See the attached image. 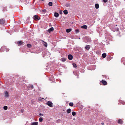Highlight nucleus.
<instances>
[{
  "mask_svg": "<svg viewBox=\"0 0 125 125\" xmlns=\"http://www.w3.org/2000/svg\"><path fill=\"white\" fill-rule=\"evenodd\" d=\"M46 104L50 107H53L52 105L53 103L50 101H47L46 103Z\"/></svg>",
  "mask_w": 125,
  "mask_h": 125,
  "instance_id": "f257e3e1",
  "label": "nucleus"
},
{
  "mask_svg": "<svg viewBox=\"0 0 125 125\" xmlns=\"http://www.w3.org/2000/svg\"><path fill=\"white\" fill-rule=\"evenodd\" d=\"M33 18L35 20H38L40 19V18L38 17V16L36 15H34L33 16Z\"/></svg>",
  "mask_w": 125,
  "mask_h": 125,
  "instance_id": "f03ea898",
  "label": "nucleus"
},
{
  "mask_svg": "<svg viewBox=\"0 0 125 125\" xmlns=\"http://www.w3.org/2000/svg\"><path fill=\"white\" fill-rule=\"evenodd\" d=\"M103 85H106L107 84V82L103 80H102L101 81Z\"/></svg>",
  "mask_w": 125,
  "mask_h": 125,
  "instance_id": "7ed1b4c3",
  "label": "nucleus"
},
{
  "mask_svg": "<svg viewBox=\"0 0 125 125\" xmlns=\"http://www.w3.org/2000/svg\"><path fill=\"white\" fill-rule=\"evenodd\" d=\"M54 29L52 27L49 29L48 30V32L50 33L51 32H52L53 31Z\"/></svg>",
  "mask_w": 125,
  "mask_h": 125,
  "instance_id": "20e7f679",
  "label": "nucleus"
},
{
  "mask_svg": "<svg viewBox=\"0 0 125 125\" xmlns=\"http://www.w3.org/2000/svg\"><path fill=\"white\" fill-rule=\"evenodd\" d=\"M5 21L3 19H1L0 20V24H3L5 23Z\"/></svg>",
  "mask_w": 125,
  "mask_h": 125,
  "instance_id": "39448f33",
  "label": "nucleus"
},
{
  "mask_svg": "<svg viewBox=\"0 0 125 125\" xmlns=\"http://www.w3.org/2000/svg\"><path fill=\"white\" fill-rule=\"evenodd\" d=\"M68 58L70 60H72L73 58V56L71 54H69L68 56Z\"/></svg>",
  "mask_w": 125,
  "mask_h": 125,
  "instance_id": "423d86ee",
  "label": "nucleus"
},
{
  "mask_svg": "<svg viewBox=\"0 0 125 125\" xmlns=\"http://www.w3.org/2000/svg\"><path fill=\"white\" fill-rule=\"evenodd\" d=\"M9 96L8 93L7 91H6L5 92V97L7 98L9 97Z\"/></svg>",
  "mask_w": 125,
  "mask_h": 125,
  "instance_id": "0eeeda50",
  "label": "nucleus"
},
{
  "mask_svg": "<svg viewBox=\"0 0 125 125\" xmlns=\"http://www.w3.org/2000/svg\"><path fill=\"white\" fill-rule=\"evenodd\" d=\"M121 62H122L123 64L125 65V58L123 57L122 58Z\"/></svg>",
  "mask_w": 125,
  "mask_h": 125,
  "instance_id": "6e6552de",
  "label": "nucleus"
},
{
  "mask_svg": "<svg viewBox=\"0 0 125 125\" xmlns=\"http://www.w3.org/2000/svg\"><path fill=\"white\" fill-rule=\"evenodd\" d=\"M81 27L82 28L86 29L87 28V26L86 25H85L82 26Z\"/></svg>",
  "mask_w": 125,
  "mask_h": 125,
  "instance_id": "1a4fd4ad",
  "label": "nucleus"
},
{
  "mask_svg": "<svg viewBox=\"0 0 125 125\" xmlns=\"http://www.w3.org/2000/svg\"><path fill=\"white\" fill-rule=\"evenodd\" d=\"M38 123L37 122H35L32 123L31 125H38Z\"/></svg>",
  "mask_w": 125,
  "mask_h": 125,
  "instance_id": "9d476101",
  "label": "nucleus"
},
{
  "mask_svg": "<svg viewBox=\"0 0 125 125\" xmlns=\"http://www.w3.org/2000/svg\"><path fill=\"white\" fill-rule=\"evenodd\" d=\"M90 48V46L89 45H87L85 47V49L88 50Z\"/></svg>",
  "mask_w": 125,
  "mask_h": 125,
  "instance_id": "9b49d317",
  "label": "nucleus"
},
{
  "mask_svg": "<svg viewBox=\"0 0 125 125\" xmlns=\"http://www.w3.org/2000/svg\"><path fill=\"white\" fill-rule=\"evenodd\" d=\"M54 16L56 17H58L59 16V14L58 13L55 12L54 13Z\"/></svg>",
  "mask_w": 125,
  "mask_h": 125,
  "instance_id": "f8f14e48",
  "label": "nucleus"
},
{
  "mask_svg": "<svg viewBox=\"0 0 125 125\" xmlns=\"http://www.w3.org/2000/svg\"><path fill=\"white\" fill-rule=\"evenodd\" d=\"M102 56L103 58H105L106 57V55L105 53H104L102 54Z\"/></svg>",
  "mask_w": 125,
  "mask_h": 125,
  "instance_id": "ddd939ff",
  "label": "nucleus"
},
{
  "mask_svg": "<svg viewBox=\"0 0 125 125\" xmlns=\"http://www.w3.org/2000/svg\"><path fill=\"white\" fill-rule=\"evenodd\" d=\"M118 123L120 124H122V119H119L118 120Z\"/></svg>",
  "mask_w": 125,
  "mask_h": 125,
  "instance_id": "4468645a",
  "label": "nucleus"
},
{
  "mask_svg": "<svg viewBox=\"0 0 125 125\" xmlns=\"http://www.w3.org/2000/svg\"><path fill=\"white\" fill-rule=\"evenodd\" d=\"M95 7L96 9H98L99 8V5L98 3L96 4H95Z\"/></svg>",
  "mask_w": 125,
  "mask_h": 125,
  "instance_id": "2eb2a0df",
  "label": "nucleus"
},
{
  "mask_svg": "<svg viewBox=\"0 0 125 125\" xmlns=\"http://www.w3.org/2000/svg\"><path fill=\"white\" fill-rule=\"evenodd\" d=\"M72 29H67L66 30V32L67 33H69L71 32Z\"/></svg>",
  "mask_w": 125,
  "mask_h": 125,
  "instance_id": "dca6fc26",
  "label": "nucleus"
},
{
  "mask_svg": "<svg viewBox=\"0 0 125 125\" xmlns=\"http://www.w3.org/2000/svg\"><path fill=\"white\" fill-rule=\"evenodd\" d=\"M63 12L64 14L66 15L68 13V11L67 10H65L63 11Z\"/></svg>",
  "mask_w": 125,
  "mask_h": 125,
  "instance_id": "f3484780",
  "label": "nucleus"
},
{
  "mask_svg": "<svg viewBox=\"0 0 125 125\" xmlns=\"http://www.w3.org/2000/svg\"><path fill=\"white\" fill-rule=\"evenodd\" d=\"M5 50V49L3 47H1V48L0 49V52H3Z\"/></svg>",
  "mask_w": 125,
  "mask_h": 125,
  "instance_id": "a211bd4d",
  "label": "nucleus"
},
{
  "mask_svg": "<svg viewBox=\"0 0 125 125\" xmlns=\"http://www.w3.org/2000/svg\"><path fill=\"white\" fill-rule=\"evenodd\" d=\"M19 45H21L22 44V42L21 41H19L18 43Z\"/></svg>",
  "mask_w": 125,
  "mask_h": 125,
  "instance_id": "6ab92c4d",
  "label": "nucleus"
},
{
  "mask_svg": "<svg viewBox=\"0 0 125 125\" xmlns=\"http://www.w3.org/2000/svg\"><path fill=\"white\" fill-rule=\"evenodd\" d=\"M27 47L29 48H31L32 47L31 45L30 44H28L27 45Z\"/></svg>",
  "mask_w": 125,
  "mask_h": 125,
  "instance_id": "aec40b11",
  "label": "nucleus"
},
{
  "mask_svg": "<svg viewBox=\"0 0 125 125\" xmlns=\"http://www.w3.org/2000/svg\"><path fill=\"white\" fill-rule=\"evenodd\" d=\"M76 112L74 111L72 112V115L73 116H75L76 115Z\"/></svg>",
  "mask_w": 125,
  "mask_h": 125,
  "instance_id": "412c9836",
  "label": "nucleus"
},
{
  "mask_svg": "<svg viewBox=\"0 0 125 125\" xmlns=\"http://www.w3.org/2000/svg\"><path fill=\"white\" fill-rule=\"evenodd\" d=\"M73 103L70 102L69 103V105L71 106H73Z\"/></svg>",
  "mask_w": 125,
  "mask_h": 125,
  "instance_id": "4be33fe9",
  "label": "nucleus"
},
{
  "mask_svg": "<svg viewBox=\"0 0 125 125\" xmlns=\"http://www.w3.org/2000/svg\"><path fill=\"white\" fill-rule=\"evenodd\" d=\"M72 65L74 67L76 68L77 67L76 64L75 63L73 62L72 63Z\"/></svg>",
  "mask_w": 125,
  "mask_h": 125,
  "instance_id": "5701e85b",
  "label": "nucleus"
},
{
  "mask_svg": "<svg viewBox=\"0 0 125 125\" xmlns=\"http://www.w3.org/2000/svg\"><path fill=\"white\" fill-rule=\"evenodd\" d=\"M71 109L69 108L67 110V113H70L71 112Z\"/></svg>",
  "mask_w": 125,
  "mask_h": 125,
  "instance_id": "b1692460",
  "label": "nucleus"
},
{
  "mask_svg": "<svg viewBox=\"0 0 125 125\" xmlns=\"http://www.w3.org/2000/svg\"><path fill=\"white\" fill-rule=\"evenodd\" d=\"M48 5L50 6H52V3L51 2H49L48 3Z\"/></svg>",
  "mask_w": 125,
  "mask_h": 125,
  "instance_id": "393cba45",
  "label": "nucleus"
},
{
  "mask_svg": "<svg viewBox=\"0 0 125 125\" xmlns=\"http://www.w3.org/2000/svg\"><path fill=\"white\" fill-rule=\"evenodd\" d=\"M43 119L41 117L39 118V121L40 122H42L43 121Z\"/></svg>",
  "mask_w": 125,
  "mask_h": 125,
  "instance_id": "a878e982",
  "label": "nucleus"
},
{
  "mask_svg": "<svg viewBox=\"0 0 125 125\" xmlns=\"http://www.w3.org/2000/svg\"><path fill=\"white\" fill-rule=\"evenodd\" d=\"M29 88H30V89H32L33 88V86L32 85H31L30 86Z\"/></svg>",
  "mask_w": 125,
  "mask_h": 125,
  "instance_id": "bb28decb",
  "label": "nucleus"
},
{
  "mask_svg": "<svg viewBox=\"0 0 125 125\" xmlns=\"http://www.w3.org/2000/svg\"><path fill=\"white\" fill-rule=\"evenodd\" d=\"M66 60V59L65 58H62V61H65Z\"/></svg>",
  "mask_w": 125,
  "mask_h": 125,
  "instance_id": "cd10ccee",
  "label": "nucleus"
},
{
  "mask_svg": "<svg viewBox=\"0 0 125 125\" xmlns=\"http://www.w3.org/2000/svg\"><path fill=\"white\" fill-rule=\"evenodd\" d=\"M70 4H66L65 5V6L66 7H70Z\"/></svg>",
  "mask_w": 125,
  "mask_h": 125,
  "instance_id": "c85d7f7f",
  "label": "nucleus"
},
{
  "mask_svg": "<svg viewBox=\"0 0 125 125\" xmlns=\"http://www.w3.org/2000/svg\"><path fill=\"white\" fill-rule=\"evenodd\" d=\"M75 31L76 33H78L79 32L78 29H77Z\"/></svg>",
  "mask_w": 125,
  "mask_h": 125,
  "instance_id": "c756f323",
  "label": "nucleus"
},
{
  "mask_svg": "<svg viewBox=\"0 0 125 125\" xmlns=\"http://www.w3.org/2000/svg\"><path fill=\"white\" fill-rule=\"evenodd\" d=\"M42 12L44 13H45L46 12V10L45 9H44L42 10Z\"/></svg>",
  "mask_w": 125,
  "mask_h": 125,
  "instance_id": "7c9ffc66",
  "label": "nucleus"
},
{
  "mask_svg": "<svg viewBox=\"0 0 125 125\" xmlns=\"http://www.w3.org/2000/svg\"><path fill=\"white\" fill-rule=\"evenodd\" d=\"M4 109V110H6L7 109V107L6 106H4L3 107Z\"/></svg>",
  "mask_w": 125,
  "mask_h": 125,
  "instance_id": "2f4dec72",
  "label": "nucleus"
},
{
  "mask_svg": "<svg viewBox=\"0 0 125 125\" xmlns=\"http://www.w3.org/2000/svg\"><path fill=\"white\" fill-rule=\"evenodd\" d=\"M24 111V109H21V113H23V112Z\"/></svg>",
  "mask_w": 125,
  "mask_h": 125,
  "instance_id": "473e14b6",
  "label": "nucleus"
},
{
  "mask_svg": "<svg viewBox=\"0 0 125 125\" xmlns=\"http://www.w3.org/2000/svg\"><path fill=\"white\" fill-rule=\"evenodd\" d=\"M45 44H44V46L45 47H47V43L45 42Z\"/></svg>",
  "mask_w": 125,
  "mask_h": 125,
  "instance_id": "72a5a7b5",
  "label": "nucleus"
},
{
  "mask_svg": "<svg viewBox=\"0 0 125 125\" xmlns=\"http://www.w3.org/2000/svg\"><path fill=\"white\" fill-rule=\"evenodd\" d=\"M103 1L104 3H106L107 1V0H103Z\"/></svg>",
  "mask_w": 125,
  "mask_h": 125,
  "instance_id": "f704fd0d",
  "label": "nucleus"
},
{
  "mask_svg": "<svg viewBox=\"0 0 125 125\" xmlns=\"http://www.w3.org/2000/svg\"><path fill=\"white\" fill-rule=\"evenodd\" d=\"M39 115H40V116H43V114H42L41 113H40L39 114Z\"/></svg>",
  "mask_w": 125,
  "mask_h": 125,
  "instance_id": "c9c22d12",
  "label": "nucleus"
},
{
  "mask_svg": "<svg viewBox=\"0 0 125 125\" xmlns=\"http://www.w3.org/2000/svg\"><path fill=\"white\" fill-rule=\"evenodd\" d=\"M60 121V120L59 119H58V120H57L56 121L57 122V123H59Z\"/></svg>",
  "mask_w": 125,
  "mask_h": 125,
  "instance_id": "e433bc0d",
  "label": "nucleus"
},
{
  "mask_svg": "<svg viewBox=\"0 0 125 125\" xmlns=\"http://www.w3.org/2000/svg\"><path fill=\"white\" fill-rule=\"evenodd\" d=\"M59 13L60 14H62V11H60L59 12Z\"/></svg>",
  "mask_w": 125,
  "mask_h": 125,
  "instance_id": "4c0bfd02",
  "label": "nucleus"
},
{
  "mask_svg": "<svg viewBox=\"0 0 125 125\" xmlns=\"http://www.w3.org/2000/svg\"><path fill=\"white\" fill-rule=\"evenodd\" d=\"M6 51H7V52H8V51H9V49H6Z\"/></svg>",
  "mask_w": 125,
  "mask_h": 125,
  "instance_id": "58836bf2",
  "label": "nucleus"
},
{
  "mask_svg": "<svg viewBox=\"0 0 125 125\" xmlns=\"http://www.w3.org/2000/svg\"><path fill=\"white\" fill-rule=\"evenodd\" d=\"M125 104V103L124 102H123L122 103V104Z\"/></svg>",
  "mask_w": 125,
  "mask_h": 125,
  "instance_id": "ea45409f",
  "label": "nucleus"
},
{
  "mask_svg": "<svg viewBox=\"0 0 125 125\" xmlns=\"http://www.w3.org/2000/svg\"><path fill=\"white\" fill-rule=\"evenodd\" d=\"M104 124V123H101V124Z\"/></svg>",
  "mask_w": 125,
  "mask_h": 125,
  "instance_id": "a19ab883",
  "label": "nucleus"
},
{
  "mask_svg": "<svg viewBox=\"0 0 125 125\" xmlns=\"http://www.w3.org/2000/svg\"><path fill=\"white\" fill-rule=\"evenodd\" d=\"M62 94H63V95H64V94H64V93H62Z\"/></svg>",
  "mask_w": 125,
  "mask_h": 125,
  "instance_id": "79ce46f5",
  "label": "nucleus"
},
{
  "mask_svg": "<svg viewBox=\"0 0 125 125\" xmlns=\"http://www.w3.org/2000/svg\"><path fill=\"white\" fill-rule=\"evenodd\" d=\"M41 0L42 1H43L44 0Z\"/></svg>",
  "mask_w": 125,
  "mask_h": 125,
  "instance_id": "37998d69",
  "label": "nucleus"
},
{
  "mask_svg": "<svg viewBox=\"0 0 125 125\" xmlns=\"http://www.w3.org/2000/svg\"><path fill=\"white\" fill-rule=\"evenodd\" d=\"M118 29H118H118H117V30L118 31Z\"/></svg>",
  "mask_w": 125,
  "mask_h": 125,
  "instance_id": "c03bdc74",
  "label": "nucleus"
},
{
  "mask_svg": "<svg viewBox=\"0 0 125 125\" xmlns=\"http://www.w3.org/2000/svg\"><path fill=\"white\" fill-rule=\"evenodd\" d=\"M42 99H44V98H43Z\"/></svg>",
  "mask_w": 125,
  "mask_h": 125,
  "instance_id": "a18cd8bd",
  "label": "nucleus"
},
{
  "mask_svg": "<svg viewBox=\"0 0 125 125\" xmlns=\"http://www.w3.org/2000/svg\"><path fill=\"white\" fill-rule=\"evenodd\" d=\"M97 52H98L97 51L96 52V53H97Z\"/></svg>",
  "mask_w": 125,
  "mask_h": 125,
  "instance_id": "49530a36",
  "label": "nucleus"
},
{
  "mask_svg": "<svg viewBox=\"0 0 125 125\" xmlns=\"http://www.w3.org/2000/svg\"><path fill=\"white\" fill-rule=\"evenodd\" d=\"M40 98H39V100L40 99Z\"/></svg>",
  "mask_w": 125,
  "mask_h": 125,
  "instance_id": "de8ad7c7",
  "label": "nucleus"
}]
</instances>
